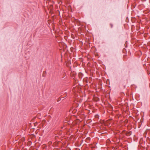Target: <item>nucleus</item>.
I'll return each instance as SVG.
<instances>
[{
  "instance_id": "obj_1",
  "label": "nucleus",
  "mask_w": 150,
  "mask_h": 150,
  "mask_svg": "<svg viewBox=\"0 0 150 150\" xmlns=\"http://www.w3.org/2000/svg\"><path fill=\"white\" fill-rule=\"evenodd\" d=\"M131 134V132H129L128 133H126V134L127 135H130Z\"/></svg>"
},
{
  "instance_id": "obj_2",
  "label": "nucleus",
  "mask_w": 150,
  "mask_h": 150,
  "mask_svg": "<svg viewBox=\"0 0 150 150\" xmlns=\"http://www.w3.org/2000/svg\"><path fill=\"white\" fill-rule=\"evenodd\" d=\"M110 27L112 28V27H113V25L112 24V23H110Z\"/></svg>"
},
{
  "instance_id": "obj_3",
  "label": "nucleus",
  "mask_w": 150,
  "mask_h": 150,
  "mask_svg": "<svg viewBox=\"0 0 150 150\" xmlns=\"http://www.w3.org/2000/svg\"><path fill=\"white\" fill-rule=\"evenodd\" d=\"M61 98H59L58 100V101H59V100H61Z\"/></svg>"
}]
</instances>
